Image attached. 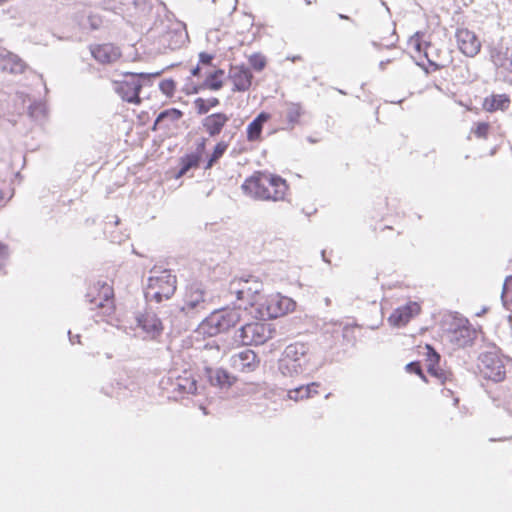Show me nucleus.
<instances>
[{
  "label": "nucleus",
  "mask_w": 512,
  "mask_h": 512,
  "mask_svg": "<svg viewBox=\"0 0 512 512\" xmlns=\"http://www.w3.org/2000/svg\"><path fill=\"white\" fill-rule=\"evenodd\" d=\"M241 189L255 200H283L288 189L284 178L265 171H256L246 178Z\"/></svg>",
  "instance_id": "f257e3e1"
},
{
  "label": "nucleus",
  "mask_w": 512,
  "mask_h": 512,
  "mask_svg": "<svg viewBox=\"0 0 512 512\" xmlns=\"http://www.w3.org/2000/svg\"><path fill=\"white\" fill-rule=\"evenodd\" d=\"M309 347L302 342L289 344L278 360V371L283 376H297L306 370Z\"/></svg>",
  "instance_id": "f03ea898"
},
{
  "label": "nucleus",
  "mask_w": 512,
  "mask_h": 512,
  "mask_svg": "<svg viewBox=\"0 0 512 512\" xmlns=\"http://www.w3.org/2000/svg\"><path fill=\"white\" fill-rule=\"evenodd\" d=\"M241 320V310L239 308L213 311L210 315L203 318L199 328L209 336H215L227 332L235 327Z\"/></svg>",
  "instance_id": "7ed1b4c3"
},
{
  "label": "nucleus",
  "mask_w": 512,
  "mask_h": 512,
  "mask_svg": "<svg viewBox=\"0 0 512 512\" xmlns=\"http://www.w3.org/2000/svg\"><path fill=\"white\" fill-rule=\"evenodd\" d=\"M276 330L264 322H251L241 326L236 335V341L243 345H262L273 338Z\"/></svg>",
  "instance_id": "20e7f679"
},
{
  "label": "nucleus",
  "mask_w": 512,
  "mask_h": 512,
  "mask_svg": "<svg viewBox=\"0 0 512 512\" xmlns=\"http://www.w3.org/2000/svg\"><path fill=\"white\" fill-rule=\"evenodd\" d=\"M295 301L280 293L267 296L258 304L256 312L261 319H273L281 317L295 308Z\"/></svg>",
  "instance_id": "39448f33"
},
{
  "label": "nucleus",
  "mask_w": 512,
  "mask_h": 512,
  "mask_svg": "<svg viewBox=\"0 0 512 512\" xmlns=\"http://www.w3.org/2000/svg\"><path fill=\"white\" fill-rule=\"evenodd\" d=\"M262 290L263 283L253 276L234 279L229 285V292L235 294L237 300L246 301L250 306H258Z\"/></svg>",
  "instance_id": "423d86ee"
},
{
  "label": "nucleus",
  "mask_w": 512,
  "mask_h": 512,
  "mask_svg": "<svg viewBox=\"0 0 512 512\" xmlns=\"http://www.w3.org/2000/svg\"><path fill=\"white\" fill-rule=\"evenodd\" d=\"M207 292L202 283L194 282L187 287L184 305L180 311L187 317L194 318L207 310Z\"/></svg>",
  "instance_id": "0eeeda50"
},
{
  "label": "nucleus",
  "mask_w": 512,
  "mask_h": 512,
  "mask_svg": "<svg viewBox=\"0 0 512 512\" xmlns=\"http://www.w3.org/2000/svg\"><path fill=\"white\" fill-rule=\"evenodd\" d=\"M478 368L483 378L493 382H501L506 376V367L500 356L494 351L481 353Z\"/></svg>",
  "instance_id": "6e6552de"
},
{
  "label": "nucleus",
  "mask_w": 512,
  "mask_h": 512,
  "mask_svg": "<svg viewBox=\"0 0 512 512\" xmlns=\"http://www.w3.org/2000/svg\"><path fill=\"white\" fill-rule=\"evenodd\" d=\"M114 84L116 93L124 101L135 105H139L141 103L140 83L139 78L135 73H127L123 81H116Z\"/></svg>",
  "instance_id": "1a4fd4ad"
},
{
  "label": "nucleus",
  "mask_w": 512,
  "mask_h": 512,
  "mask_svg": "<svg viewBox=\"0 0 512 512\" xmlns=\"http://www.w3.org/2000/svg\"><path fill=\"white\" fill-rule=\"evenodd\" d=\"M477 337V331L467 319H460L456 327L449 333V340L458 348L472 346Z\"/></svg>",
  "instance_id": "9d476101"
},
{
  "label": "nucleus",
  "mask_w": 512,
  "mask_h": 512,
  "mask_svg": "<svg viewBox=\"0 0 512 512\" xmlns=\"http://www.w3.org/2000/svg\"><path fill=\"white\" fill-rule=\"evenodd\" d=\"M425 349L426 361L428 362L427 372L432 377L437 378L441 382V384L452 382L453 373L451 371L443 370L439 366L441 355L430 344H426Z\"/></svg>",
  "instance_id": "9b49d317"
},
{
  "label": "nucleus",
  "mask_w": 512,
  "mask_h": 512,
  "mask_svg": "<svg viewBox=\"0 0 512 512\" xmlns=\"http://www.w3.org/2000/svg\"><path fill=\"white\" fill-rule=\"evenodd\" d=\"M456 39L460 51L468 56H476L481 49V43L476 34L466 28L457 29Z\"/></svg>",
  "instance_id": "f8f14e48"
},
{
  "label": "nucleus",
  "mask_w": 512,
  "mask_h": 512,
  "mask_svg": "<svg viewBox=\"0 0 512 512\" xmlns=\"http://www.w3.org/2000/svg\"><path fill=\"white\" fill-rule=\"evenodd\" d=\"M85 297L90 304H94L96 307L101 308L104 306L105 302H112L114 291L112 286L106 282L97 281L88 289Z\"/></svg>",
  "instance_id": "ddd939ff"
},
{
  "label": "nucleus",
  "mask_w": 512,
  "mask_h": 512,
  "mask_svg": "<svg viewBox=\"0 0 512 512\" xmlns=\"http://www.w3.org/2000/svg\"><path fill=\"white\" fill-rule=\"evenodd\" d=\"M203 375L212 386L220 389H228L236 381V377L222 367L212 368L206 366L204 367Z\"/></svg>",
  "instance_id": "4468645a"
},
{
  "label": "nucleus",
  "mask_w": 512,
  "mask_h": 512,
  "mask_svg": "<svg viewBox=\"0 0 512 512\" xmlns=\"http://www.w3.org/2000/svg\"><path fill=\"white\" fill-rule=\"evenodd\" d=\"M230 362L231 366L240 372H252L257 368L259 364L257 354L250 349H245L237 354H234L231 357Z\"/></svg>",
  "instance_id": "2eb2a0df"
},
{
  "label": "nucleus",
  "mask_w": 512,
  "mask_h": 512,
  "mask_svg": "<svg viewBox=\"0 0 512 512\" xmlns=\"http://www.w3.org/2000/svg\"><path fill=\"white\" fill-rule=\"evenodd\" d=\"M419 312V304L417 302H409L406 305L395 309L389 316L388 321L395 327H402L406 325Z\"/></svg>",
  "instance_id": "dca6fc26"
},
{
  "label": "nucleus",
  "mask_w": 512,
  "mask_h": 512,
  "mask_svg": "<svg viewBox=\"0 0 512 512\" xmlns=\"http://www.w3.org/2000/svg\"><path fill=\"white\" fill-rule=\"evenodd\" d=\"M136 320L137 325L153 340L157 339L163 332L162 321L155 313L146 312L137 316Z\"/></svg>",
  "instance_id": "f3484780"
},
{
  "label": "nucleus",
  "mask_w": 512,
  "mask_h": 512,
  "mask_svg": "<svg viewBox=\"0 0 512 512\" xmlns=\"http://www.w3.org/2000/svg\"><path fill=\"white\" fill-rule=\"evenodd\" d=\"M229 77L233 81V91L245 92L252 84L253 74L248 67L242 65L231 67Z\"/></svg>",
  "instance_id": "a211bd4d"
},
{
  "label": "nucleus",
  "mask_w": 512,
  "mask_h": 512,
  "mask_svg": "<svg viewBox=\"0 0 512 512\" xmlns=\"http://www.w3.org/2000/svg\"><path fill=\"white\" fill-rule=\"evenodd\" d=\"M229 120L230 117L227 114L217 112L205 116L201 120V126L210 137L215 138L220 135Z\"/></svg>",
  "instance_id": "6ab92c4d"
},
{
  "label": "nucleus",
  "mask_w": 512,
  "mask_h": 512,
  "mask_svg": "<svg viewBox=\"0 0 512 512\" xmlns=\"http://www.w3.org/2000/svg\"><path fill=\"white\" fill-rule=\"evenodd\" d=\"M90 50L93 58L101 64H111L121 56L119 48L112 44L92 46Z\"/></svg>",
  "instance_id": "aec40b11"
},
{
  "label": "nucleus",
  "mask_w": 512,
  "mask_h": 512,
  "mask_svg": "<svg viewBox=\"0 0 512 512\" xmlns=\"http://www.w3.org/2000/svg\"><path fill=\"white\" fill-rule=\"evenodd\" d=\"M176 282V276L171 273V270L164 269L159 276H150L148 278V287L157 291L166 290V287H169L172 297L176 291Z\"/></svg>",
  "instance_id": "412c9836"
},
{
  "label": "nucleus",
  "mask_w": 512,
  "mask_h": 512,
  "mask_svg": "<svg viewBox=\"0 0 512 512\" xmlns=\"http://www.w3.org/2000/svg\"><path fill=\"white\" fill-rule=\"evenodd\" d=\"M1 67L3 71L11 74H21L26 68L25 62L16 54L5 51L0 54Z\"/></svg>",
  "instance_id": "4be33fe9"
},
{
  "label": "nucleus",
  "mask_w": 512,
  "mask_h": 512,
  "mask_svg": "<svg viewBox=\"0 0 512 512\" xmlns=\"http://www.w3.org/2000/svg\"><path fill=\"white\" fill-rule=\"evenodd\" d=\"M510 105V97L507 94H492L484 98L483 109L487 112H495L497 110L505 111Z\"/></svg>",
  "instance_id": "5701e85b"
},
{
  "label": "nucleus",
  "mask_w": 512,
  "mask_h": 512,
  "mask_svg": "<svg viewBox=\"0 0 512 512\" xmlns=\"http://www.w3.org/2000/svg\"><path fill=\"white\" fill-rule=\"evenodd\" d=\"M270 119L267 112L259 113L247 126V139L249 141H258L261 138L264 124Z\"/></svg>",
  "instance_id": "b1692460"
},
{
  "label": "nucleus",
  "mask_w": 512,
  "mask_h": 512,
  "mask_svg": "<svg viewBox=\"0 0 512 512\" xmlns=\"http://www.w3.org/2000/svg\"><path fill=\"white\" fill-rule=\"evenodd\" d=\"M202 159L193 153L185 154L179 159V170L174 174L176 179H180L187 174L191 169H196L200 166Z\"/></svg>",
  "instance_id": "393cba45"
},
{
  "label": "nucleus",
  "mask_w": 512,
  "mask_h": 512,
  "mask_svg": "<svg viewBox=\"0 0 512 512\" xmlns=\"http://www.w3.org/2000/svg\"><path fill=\"white\" fill-rule=\"evenodd\" d=\"M184 113L177 108H169L161 111L156 117V123L163 122L164 129H170V123H175L183 117Z\"/></svg>",
  "instance_id": "a878e982"
},
{
  "label": "nucleus",
  "mask_w": 512,
  "mask_h": 512,
  "mask_svg": "<svg viewBox=\"0 0 512 512\" xmlns=\"http://www.w3.org/2000/svg\"><path fill=\"white\" fill-rule=\"evenodd\" d=\"M195 110L199 115H206L212 108L220 105V100L216 97L208 99L198 97L193 102Z\"/></svg>",
  "instance_id": "bb28decb"
},
{
  "label": "nucleus",
  "mask_w": 512,
  "mask_h": 512,
  "mask_svg": "<svg viewBox=\"0 0 512 512\" xmlns=\"http://www.w3.org/2000/svg\"><path fill=\"white\" fill-rule=\"evenodd\" d=\"M229 144L224 141L218 142L212 151V153L208 156L206 164L204 166L205 170L211 169L218 161L219 159L224 155L228 148Z\"/></svg>",
  "instance_id": "cd10ccee"
},
{
  "label": "nucleus",
  "mask_w": 512,
  "mask_h": 512,
  "mask_svg": "<svg viewBox=\"0 0 512 512\" xmlns=\"http://www.w3.org/2000/svg\"><path fill=\"white\" fill-rule=\"evenodd\" d=\"M144 294L146 300H154L157 303H161L163 300L171 298V289L166 287V290L157 291L156 289H151L147 286Z\"/></svg>",
  "instance_id": "c85d7f7f"
},
{
  "label": "nucleus",
  "mask_w": 512,
  "mask_h": 512,
  "mask_svg": "<svg viewBox=\"0 0 512 512\" xmlns=\"http://www.w3.org/2000/svg\"><path fill=\"white\" fill-rule=\"evenodd\" d=\"M501 300L506 309H512V275L506 277L504 281Z\"/></svg>",
  "instance_id": "c756f323"
},
{
  "label": "nucleus",
  "mask_w": 512,
  "mask_h": 512,
  "mask_svg": "<svg viewBox=\"0 0 512 512\" xmlns=\"http://www.w3.org/2000/svg\"><path fill=\"white\" fill-rule=\"evenodd\" d=\"M302 115V108L300 104L292 103L287 109L286 119L289 124L294 126L298 123L300 116Z\"/></svg>",
  "instance_id": "7c9ffc66"
},
{
  "label": "nucleus",
  "mask_w": 512,
  "mask_h": 512,
  "mask_svg": "<svg viewBox=\"0 0 512 512\" xmlns=\"http://www.w3.org/2000/svg\"><path fill=\"white\" fill-rule=\"evenodd\" d=\"M249 64L256 71L261 72L267 65V60L261 53H253L249 56Z\"/></svg>",
  "instance_id": "2f4dec72"
},
{
  "label": "nucleus",
  "mask_w": 512,
  "mask_h": 512,
  "mask_svg": "<svg viewBox=\"0 0 512 512\" xmlns=\"http://www.w3.org/2000/svg\"><path fill=\"white\" fill-rule=\"evenodd\" d=\"M309 389L310 388L301 385L299 387L289 390L288 396L290 399L295 401L307 399L309 398Z\"/></svg>",
  "instance_id": "473e14b6"
},
{
  "label": "nucleus",
  "mask_w": 512,
  "mask_h": 512,
  "mask_svg": "<svg viewBox=\"0 0 512 512\" xmlns=\"http://www.w3.org/2000/svg\"><path fill=\"white\" fill-rule=\"evenodd\" d=\"M405 370L408 373L418 375L424 382H428L427 376L425 375L420 361H411L405 366Z\"/></svg>",
  "instance_id": "72a5a7b5"
},
{
  "label": "nucleus",
  "mask_w": 512,
  "mask_h": 512,
  "mask_svg": "<svg viewBox=\"0 0 512 512\" xmlns=\"http://www.w3.org/2000/svg\"><path fill=\"white\" fill-rule=\"evenodd\" d=\"M135 75L139 78L140 90L144 86L152 85L154 79L158 78L161 75V72L154 73H135Z\"/></svg>",
  "instance_id": "f704fd0d"
},
{
  "label": "nucleus",
  "mask_w": 512,
  "mask_h": 512,
  "mask_svg": "<svg viewBox=\"0 0 512 512\" xmlns=\"http://www.w3.org/2000/svg\"><path fill=\"white\" fill-rule=\"evenodd\" d=\"M224 85L223 80H218L213 77V75H210L209 73L206 74V77L203 81V86L206 87V89H209L211 91H218L220 90Z\"/></svg>",
  "instance_id": "c9c22d12"
},
{
  "label": "nucleus",
  "mask_w": 512,
  "mask_h": 512,
  "mask_svg": "<svg viewBox=\"0 0 512 512\" xmlns=\"http://www.w3.org/2000/svg\"><path fill=\"white\" fill-rule=\"evenodd\" d=\"M160 91L167 97H171L176 89V83L173 79H164L159 83Z\"/></svg>",
  "instance_id": "e433bc0d"
},
{
  "label": "nucleus",
  "mask_w": 512,
  "mask_h": 512,
  "mask_svg": "<svg viewBox=\"0 0 512 512\" xmlns=\"http://www.w3.org/2000/svg\"><path fill=\"white\" fill-rule=\"evenodd\" d=\"M506 45L504 44L503 38H501L495 45L490 47L489 53L492 62H499V57L502 55V51Z\"/></svg>",
  "instance_id": "4c0bfd02"
},
{
  "label": "nucleus",
  "mask_w": 512,
  "mask_h": 512,
  "mask_svg": "<svg viewBox=\"0 0 512 512\" xmlns=\"http://www.w3.org/2000/svg\"><path fill=\"white\" fill-rule=\"evenodd\" d=\"M490 125L487 122H479L476 124V127L472 129V132L475 133V135L478 138H486L488 135Z\"/></svg>",
  "instance_id": "58836bf2"
},
{
  "label": "nucleus",
  "mask_w": 512,
  "mask_h": 512,
  "mask_svg": "<svg viewBox=\"0 0 512 512\" xmlns=\"http://www.w3.org/2000/svg\"><path fill=\"white\" fill-rule=\"evenodd\" d=\"M422 35L423 34L421 32H416L415 35L413 36L414 48L419 53H421L422 51H426V48L430 47V43H423L421 41Z\"/></svg>",
  "instance_id": "ea45409f"
},
{
  "label": "nucleus",
  "mask_w": 512,
  "mask_h": 512,
  "mask_svg": "<svg viewBox=\"0 0 512 512\" xmlns=\"http://www.w3.org/2000/svg\"><path fill=\"white\" fill-rule=\"evenodd\" d=\"M498 67L507 71V75L505 76V81H508L512 84V53L509 58L501 63Z\"/></svg>",
  "instance_id": "a19ab883"
},
{
  "label": "nucleus",
  "mask_w": 512,
  "mask_h": 512,
  "mask_svg": "<svg viewBox=\"0 0 512 512\" xmlns=\"http://www.w3.org/2000/svg\"><path fill=\"white\" fill-rule=\"evenodd\" d=\"M207 141L208 139L205 137L200 138L196 143L195 151H193L192 153L202 159L203 155L206 152Z\"/></svg>",
  "instance_id": "79ce46f5"
},
{
  "label": "nucleus",
  "mask_w": 512,
  "mask_h": 512,
  "mask_svg": "<svg viewBox=\"0 0 512 512\" xmlns=\"http://www.w3.org/2000/svg\"><path fill=\"white\" fill-rule=\"evenodd\" d=\"M215 58L214 54H210L207 52H200L199 53V64L201 66H210L213 67V60Z\"/></svg>",
  "instance_id": "37998d69"
},
{
  "label": "nucleus",
  "mask_w": 512,
  "mask_h": 512,
  "mask_svg": "<svg viewBox=\"0 0 512 512\" xmlns=\"http://www.w3.org/2000/svg\"><path fill=\"white\" fill-rule=\"evenodd\" d=\"M179 389L189 393V394H196L197 393V382L195 380H192L188 382L187 385L179 384Z\"/></svg>",
  "instance_id": "c03bdc74"
},
{
  "label": "nucleus",
  "mask_w": 512,
  "mask_h": 512,
  "mask_svg": "<svg viewBox=\"0 0 512 512\" xmlns=\"http://www.w3.org/2000/svg\"><path fill=\"white\" fill-rule=\"evenodd\" d=\"M7 258V246L0 242V271L4 267L5 260Z\"/></svg>",
  "instance_id": "a18cd8bd"
},
{
  "label": "nucleus",
  "mask_w": 512,
  "mask_h": 512,
  "mask_svg": "<svg viewBox=\"0 0 512 512\" xmlns=\"http://www.w3.org/2000/svg\"><path fill=\"white\" fill-rule=\"evenodd\" d=\"M424 56L427 58V60H428V64H429V66H431V67H432L433 71H438V70H440V69H442V68L446 67V65H445V64H440V63H437V62H435V61L431 60V59L429 58V56H428V52H427V51H424Z\"/></svg>",
  "instance_id": "49530a36"
},
{
  "label": "nucleus",
  "mask_w": 512,
  "mask_h": 512,
  "mask_svg": "<svg viewBox=\"0 0 512 512\" xmlns=\"http://www.w3.org/2000/svg\"><path fill=\"white\" fill-rule=\"evenodd\" d=\"M511 53H509V48L506 46L504 50L502 51V55L499 57V62H493L495 66H499L501 63H503L505 60L509 58Z\"/></svg>",
  "instance_id": "de8ad7c7"
},
{
  "label": "nucleus",
  "mask_w": 512,
  "mask_h": 512,
  "mask_svg": "<svg viewBox=\"0 0 512 512\" xmlns=\"http://www.w3.org/2000/svg\"><path fill=\"white\" fill-rule=\"evenodd\" d=\"M206 89L205 86H203V82L201 84H193L191 88L187 91L188 94H198L200 91Z\"/></svg>",
  "instance_id": "09e8293b"
},
{
  "label": "nucleus",
  "mask_w": 512,
  "mask_h": 512,
  "mask_svg": "<svg viewBox=\"0 0 512 512\" xmlns=\"http://www.w3.org/2000/svg\"><path fill=\"white\" fill-rule=\"evenodd\" d=\"M305 387H308L310 388L309 389V398L312 397L314 394H317L318 393V390L317 388L320 386L319 383H316V382H312L310 384H307V385H304Z\"/></svg>",
  "instance_id": "8fccbe9b"
},
{
  "label": "nucleus",
  "mask_w": 512,
  "mask_h": 512,
  "mask_svg": "<svg viewBox=\"0 0 512 512\" xmlns=\"http://www.w3.org/2000/svg\"><path fill=\"white\" fill-rule=\"evenodd\" d=\"M210 75H213L214 78L218 80H223V76L225 74V71L221 68H217L212 72H209Z\"/></svg>",
  "instance_id": "3c124183"
},
{
  "label": "nucleus",
  "mask_w": 512,
  "mask_h": 512,
  "mask_svg": "<svg viewBox=\"0 0 512 512\" xmlns=\"http://www.w3.org/2000/svg\"><path fill=\"white\" fill-rule=\"evenodd\" d=\"M201 65L198 63L194 68L191 70V75L194 77H200L201 76Z\"/></svg>",
  "instance_id": "603ef678"
},
{
  "label": "nucleus",
  "mask_w": 512,
  "mask_h": 512,
  "mask_svg": "<svg viewBox=\"0 0 512 512\" xmlns=\"http://www.w3.org/2000/svg\"><path fill=\"white\" fill-rule=\"evenodd\" d=\"M68 334H69V340H70V342H71L72 344H74L75 342H78V343L80 342V337H81V336H80L79 334H77V335H72V334H71V331H68Z\"/></svg>",
  "instance_id": "864d4df0"
},
{
  "label": "nucleus",
  "mask_w": 512,
  "mask_h": 512,
  "mask_svg": "<svg viewBox=\"0 0 512 512\" xmlns=\"http://www.w3.org/2000/svg\"><path fill=\"white\" fill-rule=\"evenodd\" d=\"M158 129H164V123L163 122L156 123V119H155L154 123H153V126H152V130L156 131Z\"/></svg>",
  "instance_id": "5fc2aeb1"
},
{
  "label": "nucleus",
  "mask_w": 512,
  "mask_h": 512,
  "mask_svg": "<svg viewBox=\"0 0 512 512\" xmlns=\"http://www.w3.org/2000/svg\"><path fill=\"white\" fill-rule=\"evenodd\" d=\"M28 109H29V114L31 116H34L35 111L40 110L41 107L39 105H30Z\"/></svg>",
  "instance_id": "6e6d98bb"
},
{
  "label": "nucleus",
  "mask_w": 512,
  "mask_h": 512,
  "mask_svg": "<svg viewBox=\"0 0 512 512\" xmlns=\"http://www.w3.org/2000/svg\"><path fill=\"white\" fill-rule=\"evenodd\" d=\"M124 237L122 235L119 236H111V241L114 243H121L123 241Z\"/></svg>",
  "instance_id": "4d7b16f0"
},
{
  "label": "nucleus",
  "mask_w": 512,
  "mask_h": 512,
  "mask_svg": "<svg viewBox=\"0 0 512 512\" xmlns=\"http://www.w3.org/2000/svg\"><path fill=\"white\" fill-rule=\"evenodd\" d=\"M338 17H339V19H341V20H346V21L354 22V21L351 19V17H349L348 15L342 14V13H339V14H338Z\"/></svg>",
  "instance_id": "13d9d810"
},
{
  "label": "nucleus",
  "mask_w": 512,
  "mask_h": 512,
  "mask_svg": "<svg viewBox=\"0 0 512 512\" xmlns=\"http://www.w3.org/2000/svg\"><path fill=\"white\" fill-rule=\"evenodd\" d=\"M389 62H390V60H389V59H388V60H385V61H381V62L379 63V68H380V70H384V69L386 68V65H387Z\"/></svg>",
  "instance_id": "bf43d9fd"
},
{
  "label": "nucleus",
  "mask_w": 512,
  "mask_h": 512,
  "mask_svg": "<svg viewBox=\"0 0 512 512\" xmlns=\"http://www.w3.org/2000/svg\"><path fill=\"white\" fill-rule=\"evenodd\" d=\"M487 311H488V308L487 307H483L482 310H480V312L476 313V316L480 317V316L484 315Z\"/></svg>",
  "instance_id": "052dcab7"
},
{
  "label": "nucleus",
  "mask_w": 512,
  "mask_h": 512,
  "mask_svg": "<svg viewBox=\"0 0 512 512\" xmlns=\"http://www.w3.org/2000/svg\"><path fill=\"white\" fill-rule=\"evenodd\" d=\"M372 46L375 47L376 49H380L381 47H383L382 44H380L379 42L377 41H372Z\"/></svg>",
  "instance_id": "680f3d73"
},
{
  "label": "nucleus",
  "mask_w": 512,
  "mask_h": 512,
  "mask_svg": "<svg viewBox=\"0 0 512 512\" xmlns=\"http://www.w3.org/2000/svg\"><path fill=\"white\" fill-rule=\"evenodd\" d=\"M113 218H114V222L113 223L115 225H118L120 223V219L117 216H113Z\"/></svg>",
  "instance_id": "e2e57ef3"
},
{
  "label": "nucleus",
  "mask_w": 512,
  "mask_h": 512,
  "mask_svg": "<svg viewBox=\"0 0 512 512\" xmlns=\"http://www.w3.org/2000/svg\"><path fill=\"white\" fill-rule=\"evenodd\" d=\"M300 59H301V56H299V55H297V56H293V57L291 58V60H292L293 62H295V61H297V60H300Z\"/></svg>",
  "instance_id": "0e129e2a"
},
{
  "label": "nucleus",
  "mask_w": 512,
  "mask_h": 512,
  "mask_svg": "<svg viewBox=\"0 0 512 512\" xmlns=\"http://www.w3.org/2000/svg\"><path fill=\"white\" fill-rule=\"evenodd\" d=\"M321 255H322V259H323L325 262H329V261L326 259V257H325V250H322Z\"/></svg>",
  "instance_id": "69168bd1"
},
{
  "label": "nucleus",
  "mask_w": 512,
  "mask_h": 512,
  "mask_svg": "<svg viewBox=\"0 0 512 512\" xmlns=\"http://www.w3.org/2000/svg\"><path fill=\"white\" fill-rule=\"evenodd\" d=\"M394 46H395V43H391V44H388V45H384V47H385V48H387V49H390V48H392V47H394Z\"/></svg>",
  "instance_id": "338daca9"
},
{
  "label": "nucleus",
  "mask_w": 512,
  "mask_h": 512,
  "mask_svg": "<svg viewBox=\"0 0 512 512\" xmlns=\"http://www.w3.org/2000/svg\"><path fill=\"white\" fill-rule=\"evenodd\" d=\"M325 302H326V304H327V305H329V303H330V299H329V298H326V299H325Z\"/></svg>",
  "instance_id": "774afa93"
}]
</instances>
